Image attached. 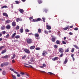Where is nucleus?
Returning <instances> with one entry per match:
<instances>
[{
    "label": "nucleus",
    "mask_w": 79,
    "mask_h": 79,
    "mask_svg": "<svg viewBox=\"0 0 79 79\" xmlns=\"http://www.w3.org/2000/svg\"><path fill=\"white\" fill-rule=\"evenodd\" d=\"M69 35H73V33L72 32H69Z\"/></svg>",
    "instance_id": "nucleus-57"
},
{
    "label": "nucleus",
    "mask_w": 79,
    "mask_h": 79,
    "mask_svg": "<svg viewBox=\"0 0 79 79\" xmlns=\"http://www.w3.org/2000/svg\"><path fill=\"white\" fill-rule=\"evenodd\" d=\"M59 52L60 53H63L64 51L63 50V49H62V48H60L59 49Z\"/></svg>",
    "instance_id": "nucleus-7"
},
{
    "label": "nucleus",
    "mask_w": 79,
    "mask_h": 79,
    "mask_svg": "<svg viewBox=\"0 0 79 79\" xmlns=\"http://www.w3.org/2000/svg\"><path fill=\"white\" fill-rule=\"evenodd\" d=\"M10 22H11V21L10 20H8L6 21V23L7 24H8L10 23Z\"/></svg>",
    "instance_id": "nucleus-17"
},
{
    "label": "nucleus",
    "mask_w": 79,
    "mask_h": 79,
    "mask_svg": "<svg viewBox=\"0 0 79 79\" xmlns=\"http://www.w3.org/2000/svg\"><path fill=\"white\" fill-rule=\"evenodd\" d=\"M5 66L4 63H2L1 64V67H3V66Z\"/></svg>",
    "instance_id": "nucleus-32"
},
{
    "label": "nucleus",
    "mask_w": 79,
    "mask_h": 79,
    "mask_svg": "<svg viewBox=\"0 0 79 79\" xmlns=\"http://www.w3.org/2000/svg\"><path fill=\"white\" fill-rule=\"evenodd\" d=\"M15 38H16V39H19V38H20V36L19 35H16L15 36Z\"/></svg>",
    "instance_id": "nucleus-22"
},
{
    "label": "nucleus",
    "mask_w": 79,
    "mask_h": 79,
    "mask_svg": "<svg viewBox=\"0 0 79 79\" xmlns=\"http://www.w3.org/2000/svg\"><path fill=\"white\" fill-rule=\"evenodd\" d=\"M63 54H61L60 55V57H62V56H63Z\"/></svg>",
    "instance_id": "nucleus-59"
},
{
    "label": "nucleus",
    "mask_w": 79,
    "mask_h": 79,
    "mask_svg": "<svg viewBox=\"0 0 79 79\" xmlns=\"http://www.w3.org/2000/svg\"><path fill=\"white\" fill-rule=\"evenodd\" d=\"M74 48H72V49L71 50V52H72V53H73V52H74Z\"/></svg>",
    "instance_id": "nucleus-40"
},
{
    "label": "nucleus",
    "mask_w": 79,
    "mask_h": 79,
    "mask_svg": "<svg viewBox=\"0 0 79 79\" xmlns=\"http://www.w3.org/2000/svg\"><path fill=\"white\" fill-rule=\"evenodd\" d=\"M38 32L39 33H41V32H42V30L40 28H39L38 29Z\"/></svg>",
    "instance_id": "nucleus-20"
},
{
    "label": "nucleus",
    "mask_w": 79,
    "mask_h": 79,
    "mask_svg": "<svg viewBox=\"0 0 79 79\" xmlns=\"http://www.w3.org/2000/svg\"><path fill=\"white\" fill-rule=\"evenodd\" d=\"M15 58V54H14L13 56L11 58V59H14V58Z\"/></svg>",
    "instance_id": "nucleus-30"
},
{
    "label": "nucleus",
    "mask_w": 79,
    "mask_h": 79,
    "mask_svg": "<svg viewBox=\"0 0 79 79\" xmlns=\"http://www.w3.org/2000/svg\"><path fill=\"white\" fill-rule=\"evenodd\" d=\"M5 26H2L1 27V29H2V30H4V29H5Z\"/></svg>",
    "instance_id": "nucleus-28"
},
{
    "label": "nucleus",
    "mask_w": 79,
    "mask_h": 79,
    "mask_svg": "<svg viewBox=\"0 0 79 79\" xmlns=\"http://www.w3.org/2000/svg\"><path fill=\"white\" fill-rule=\"evenodd\" d=\"M19 20L20 21H22V19H21V18H20V19L19 18Z\"/></svg>",
    "instance_id": "nucleus-62"
},
{
    "label": "nucleus",
    "mask_w": 79,
    "mask_h": 79,
    "mask_svg": "<svg viewBox=\"0 0 79 79\" xmlns=\"http://www.w3.org/2000/svg\"><path fill=\"white\" fill-rule=\"evenodd\" d=\"M56 43L57 44H60V41L58 40H57L56 41Z\"/></svg>",
    "instance_id": "nucleus-34"
},
{
    "label": "nucleus",
    "mask_w": 79,
    "mask_h": 79,
    "mask_svg": "<svg viewBox=\"0 0 79 79\" xmlns=\"http://www.w3.org/2000/svg\"><path fill=\"white\" fill-rule=\"evenodd\" d=\"M12 76L13 79H16V76L14 75L13 74H12Z\"/></svg>",
    "instance_id": "nucleus-21"
},
{
    "label": "nucleus",
    "mask_w": 79,
    "mask_h": 79,
    "mask_svg": "<svg viewBox=\"0 0 79 79\" xmlns=\"http://www.w3.org/2000/svg\"><path fill=\"white\" fill-rule=\"evenodd\" d=\"M25 58H26V56H24L23 57H22V59L23 60H24L25 59Z\"/></svg>",
    "instance_id": "nucleus-39"
},
{
    "label": "nucleus",
    "mask_w": 79,
    "mask_h": 79,
    "mask_svg": "<svg viewBox=\"0 0 79 79\" xmlns=\"http://www.w3.org/2000/svg\"><path fill=\"white\" fill-rule=\"evenodd\" d=\"M12 25L13 26L15 27L16 26V23H15V22H13L12 23Z\"/></svg>",
    "instance_id": "nucleus-16"
},
{
    "label": "nucleus",
    "mask_w": 79,
    "mask_h": 79,
    "mask_svg": "<svg viewBox=\"0 0 79 79\" xmlns=\"http://www.w3.org/2000/svg\"><path fill=\"white\" fill-rule=\"evenodd\" d=\"M52 42H54L55 41V39L54 38H52Z\"/></svg>",
    "instance_id": "nucleus-33"
},
{
    "label": "nucleus",
    "mask_w": 79,
    "mask_h": 79,
    "mask_svg": "<svg viewBox=\"0 0 79 79\" xmlns=\"http://www.w3.org/2000/svg\"><path fill=\"white\" fill-rule=\"evenodd\" d=\"M74 47L76 48H77V49H79V47L78 46H77L76 45H73Z\"/></svg>",
    "instance_id": "nucleus-35"
},
{
    "label": "nucleus",
    "mask_w": 79,
    "mask_h": 79,
    "mask_svg": "<svg viewBox=\"0 0 79 79\" xmlns=\"http://www.w3.org/2000/svg\"><path fill=\"white\" fill-rule=\"evenodd\" d=\"M8 7H7V6H3L2 7H1V8L2 9H3V8H7Z\"/></svg>",
    "instance_id": "nucleus-31"
},
{
    "label": "nucleus",
    "mask_w": 79,
    "mask_h": 79,
    "mask_svg": "<svg viewBox=\"0 0 79 79\" xmlns=\"http://www.w3.org/2000/svg\"><path fill=\"white\" fill-rule=\"evenodd\" d=\"M10 35L9 34H8L6 36V38H8L9 37V36Z\"/></svg>",
    "instance_id": "nucleus-42"
},
{
    "label": "nucleus",
    "mask_w": 79,
    "mask_h": 79,
    "mask_svg": "<svg viewBox=\"0 0 79 79\" xmlns=\"http://www.w3.org/2000/svg\"><path fill=\"white\" fill-rule=\"evenodd\" d=\"M38 3L39 4H40V3H42V1L41 0H38Z\"/></svg>",
    "instance_id": "nucleus-25"
},
{
    "label": "nucleus",
    "mask_w": 79,
    "mask_h": 79,
    "mask_svg": "<svg viewBox=\"0 0 79 79\" xmlns=\"http://www.w3.org/2000/svg\"><path fill=\"white\" fill-rule=\"evenodd\" d=\"M58 59V57H56L53 58H52V60H53V61H56V60H57V59Z\"/></svg>",
    "instance_id": "nucleus-10"
},
{
    "label": "nucleus",
    "mask_w": 79,
    "mask_h": 79,
    "mask_svg": "<svg viewBox=\"0 0 79 79\" xmlns=\"http://www.w3.org/2000/svg\"><path fill=\"white\" fill-rule=\"evenodd\" d=\"M10 70L11 71H13L14 72L15 71V70H14L13 69L11 68H10Z\"/></svg>",
    "instance_id": "nucleus-36"
},
{
    "label": "nucleus",
    "mask_w": 79,
    "mask_h": 79,
    "mask_svg": "<svg viewBox=\"0 0 79 79\" xmlns=\"http://www.w3.org/2000/svg\"><path fill=\"white\" fill-rule=\"evenodd\" d=\"M16 33H14L12 35L11 37L12 38H14L15 37V35H16Z\"/></svg>",
    "instance_id": "nucleus-12"
},
{
    "label": "nucleus",
    "mask_w": 79,
    "mask_h": 79,
    "mask_svg": "<svg viewBox=\"0 0 79 79\" xmlns=\"http://www.w3.org/2000/svg\"><path fill=\"white\" fill-rule=\"evenodd\" d=\"M19 18H17L16 19V21L17 22H18L19 21Z\"/></svg>",
    "instance_id": "nucleus-49"
},
{
    "label": "nucleus",
    "mask_w": 79,
    "mask_h": 79,
    "mask_svg": "<svg viewBox=\"0 0 79 79\" xmlns=\"http://www.w3.org/2000/svg\"><path fill=\"white\" fill-rule=\"evenodd\" d=\"M14 73H15V74H17V75L18 74V73L16 71H14Z\"/></svg>",
    "instance_id": "nucleus-56"
},
{
    "label": "nucleus",
    "mask_w": 79,
    "mask_h": 79,
    "mask_svg": "<svg viewBox=\"0 0 79 79\" xmlns=\"http://www.w3.org/2000/svg\"><path fill=\"white\" fill-rule=\"evenodd\" d=\"M9 57H10V55H6L5 56L2 57V58L3 59H7Z\"/></svg>",
    "instance_id": "nucleus-4"
},
{
    "label": "nucleus",
    "mask_w": 79,
    "mask_h": 79,
    "mask_svg": "<svg viewBox=\"0 0 79 79\" xmlns=\"http://www.w3.org/2000/svg\"><path fill=\"white\" fill-rule=\"evenodd\" d=\"M6 52V49H4V50H3L1 52V53L2 54H3L4 53H5V52Z\"/></svg>",
    "instance_id": "nucleus-11"
},
{
    "label": "nucleus",
    "mask_w": 79,
    "mask_h": 79,
    "mask_svg": "<svg viewBox=\"0 0 79 79\" xmlns=\"http://www.w3.org/2000/svg\"><path fill=\"white\" fill-rule=\"evenodd\" d=\"M27 44H31L32 41V39L30 38H27Z\"/></svg>",
    "instance_id": "nucleus-1"
},
{
    "label": "nucleus",
    "mask_w": 79,
    "mask_h": 79,
    "mask_svg": "<svg viewBox=\"0 0 79 79\" xmlns=\"http://www.w3.org/2000/svg\"><path fill=\"white\" fill-rule=\"evenodd\" d=\"M31 62H33V61H34V60L33 59V58H32L31 60Z\"/></svg>",
    "instance_id": "nucleus-45"
},
{
    "label": "nucleus",
    "mask_w": 79,
    "mask_h": 79,
    "mask_svg": "<svg viewBox=\"0 0 79 79\" xmlns=\"http://www.w3.org/2000/svg\"><path fill=\"white\" fill-rule=\"evenodd\" d=\"M12 62L13 63H15V61L14 60H12Z\"/></svg>",
    "instance_id": "nucleus-58"
},
{
    "label": "nucleus",
    "mask_w": 79,
    "mask_h": 79,
    "mask_svg": "<svg viewBox=\"0 0 79 79\" xmlns=\"http://www.w3.org/2000/svg\"><path fill=\"white\" fill-rule=\"evenodd\" d=\"M47 54V51H44L43 52L42 55L43 56H45Z\"/></svg>",
    "instance_id": "nucleus-5"
},
{
    "label": "nucleus",
    "mask_w": 79,
    "mask_h": 79,
    "mask_svg": "<svg viewBox=\"0 0 79 79\" xmlns=\"http://www.w3.org/2000/svg\"><path fill=\"white\" fill-rule=\"evenodd\" d=\"M29 35H33V34H32V33H28Z\"/></svg>",
    "instance_id": "nucleus-61"
},
{
    "label": "nucleus",
    "mask_w": 79,
    "mask_h": 79,
    "mask_svg": "<svg viewBox=\"0 0 79 79\" xmlns=\"http://www.w3.org/2000/svg\"><path fill=\"white\" fill-rule=\"evenodd\" d=\"M44 32L45 33H46V34H48V31H44Z\"/></svg>",
    "instance_id": "nucleus-46"
},
{
    "label": "nucleus",
    "mask_w": 79,
    "mask_h": 79,
    "mask_svg": "<svg viewBox=\"0 0 79 79\" xmlns=\"http://www.w3.org/2000/svg\"><path fill=\"white\" fill-rule=\"evenodd\" d=\"M15 2L16 3V4H19V2H18V1H15Z\"/></svg>",
    "instance_id": "nucleus-48"
},
{
    "label": "nucleus",
    "mask_w": 79,
    "mask_h": 79,
    "mask_svg": "<svg viewBox=\"0 0 79 79\" xmlns=\"http://www.w3.org/2000/svg\"><path fill=\"white\" fill-rule=\"evenodd\" d=\"M23 28H21L20 30V32H21V33H23Z\"/></svg>",
    "instance_id": "nucleus-19"
},
{
    "label": "nucleus",
    "mask_w": 79,
    "mask_h": 79,
    "mask_svg": "<svg viewBox=\"0 0 79 79\" xmlns=\"http://www.w3.org/2000/svg\"><path fill=\"white\" fill-rule=\"evenodd\" d=\"M46 27H47V29H48V30H50V29H51V26H50V25L47 24L46 25Z\"/></svg>",
    "instance_id": "nucleus-6"
},
{
    "label": "nucleus",
    "mask_w": 79,
    "mask_h": 79,
    "mask_svg": "<svg viewBox=\"0 0 79 79\" xmlns=\"http://www.w3.org/2000/svg\"><path fill=\"white\" fill-rule=\"evenodd\" d=\"M74 30H75V31H77V30H78V28H75L74 29Z\"/></svg>",
    "instance_id": "nucleus-52"
},
{
    "label": "nucleus",
    "mask_w": 79,
    "mask_h": 79,
    "mask_svg": "<svg viewBox=\"0 0 79 79\" xmlns=\"http://www.w3.org/2000/svg\"><path fill=\"white\" fill-rule=\"evenodd\" d=\"M48 74H50V75H52V74H53L54 75H55L54 74H53V73H52V72H48V73H47Z\"/></svg>",
    "instance_id": "nucleus-26"
},
{
    "label": "nucleus",
    "mask_w": 79,
    "mask_h": 79,
    "mask_svg": "<svg viewBox=\"0 0 79 79\" xmlns=\"http://www.w3.org/2000/svg\"><path fill=\"white\" fill-rule=\"evenodd\" d=\"M35 38L36 39H39L40 38L38 37H39V35L37 33H35Z\"/></svg>",
    "instance_id": "nucleus-3"
},
{
    "label": "nucleus",
    "mask_w": 79,
    "mask_h": 79,
    "mask_svg": "<svg viewBox=\"0 0 79 79\" xmlns=\"http://www.w3.org/2000/svg\"><path fill=\"white\" fill-rule=\"evenodd\" d=\"M20 74H21L22 75H24V73L20 72Z\"/></svg>",
    "instance_id": "nucleus-50"
},
{
    "label": "nucleus",
    "mask_w": 79,
    "mask_h": 79,
    "mask_svg": "<svg viewBox=\"0 0 79 79\" xmlns=\"http://www.w3.org/2000/svg\"><path fill=\"white\" fill-rule=\"evenodd\" d=\"M29 66H26V65H24V66H25V67H26L27 68H34L33 67H32V66L31 65H29Z\"/></svg>",
    "instance_id": "nucleus-8"
},
{
    "label": "nucleus",
    "mask_w": 79,
    "mask_h": 79,
    "mask_svg": "<svg viewBox=\"0 0 79 79\" xmlns=\"http://www.w3.org/2000/svg\"><path fill=\"white\" fill-rule=\"evenodd\" d=\"M25 32H29V30L27 29H25Z\"/></svg>",
    "instance_id": "nucleus-37"
},
{
    "label": "nucleus",
    "mask_w": 79,
    "mask_h": 79,
    "mask_svg": "<svg viewBox=\"0 0 79 79\" xmlns=\"http://www.w3.org/2000/svg\"><path fill=\"white\" fill-rule=\"evenodd\" d=\"M35 48V46H32L30 47V49H31V50H33V49H34Z\"/></svg>",
    "instance_id": "nucleus-13"
},
{
    "label": "nucleus",
    "mask_w": 79,
    "mask_h": 79,
    "mask_svg": "<svg viewBox=\"0 0 79 79\" xmlns=\"http://www.w3.org/2000/svg\"><path fill=\"white\" fill-rule=\"evenodd\" d=\"M40 68H44L43 66H40Z\"/></svg>",
    "instance_id": "nucleus-64"
},
{
    "label": "nucleus",
    "mask_w": 79,
    "mask_h": 79,
    "mask_svg": "<svg viewBox=\"0 0 79 79\" xmlns=\"http://www.w3.org/2000/svg\"><path fill=\"white\" fill-rule=\"evenodd\" d=\"M54 47L55 48H58V46L56 45H55L54 46Z\"/></svg>",
    "instance_id": "nucleus-41"
},
{
    "label": "nucleus",
    "mask_w": 79,
    "mask_h": 79,
    "mask_svg": "<svg viewBox=\"0 0 79 79\" xmlns=\"http://www.w3.org/2000/svg\"><path fill=\"white\" fill-rule=\"evenodd\" d=\"M19 29V26H17L16 27V29L17 30H18V29Z\"/></svg>",
    "instance_id": "nucleus-43"
},
{
    "label": "nucleus",
    "mask_w": 79,
    "mask_h": 79,
    "mask_svg": "<svg viewBox=\"0 0 79 79\" xmlns=\"http://www.w3.org/2000/svg\"><path fill=\"white\" fill-rule=\"evenodd\" d=\"M62 43L63 44H66V43L64 41H62Z\"/></svg>",
    "instance_id": "nucleus-51"
},
{
    "label": "nucleus",
    "mask_w": 79,
    "mask_h": 79,
    "mask_svg": "<svg viewBox=\"0 0 79 79\" xmlns=\"http://www.w3.org/2000/svg\"><path fill=\"white\" fill-rule=\"evenodd\" d=\"M10 27H11V26H10V25H7L6 27V28L7 29H10Z\"/></svg>",
    "instance_id": "nucleus-14"
},
{
    "label": "nucleus",
    "mask_w": 79,
    "mask_h": 79,
    "mask_svg": "<svg viewBox=\"0 0 79 79\" xmlns=\"http://www.w3.org/2000/svg\"><path fill=\"white\" fill-rule=\"evenodd\" d=\"M41 20V19L40 18H39L36 19V22H38V21H40Z\"/></svg>",
    "instance_id": "nucleus-18"
},
{
    "label": "nucleus",
    "mask_w": 79,
    "mask_h": 79,
    "mask_svg": "<svg viewBox=\"0 0 79 79\" xmlns=\"http://www.w3.org/2000/svg\"><path fill=\"white\" fill-rule=\"evenodd\" d=\"M67 62H68V60L67 59H65V60L64 61V64H66Z\"/></svg>",
    "instance_id": "nucleus-23"
},
{
    "label": "nucleus",
    "mask_w": 79,
    "mask_h": 79,
    "mask_svg": "<svg viewBox=\"0 0 79 79\" xmlns=\"http://www.w3.org/2000/svg\"><path fill=\"white\" fill-rule=\"evenodd\" d=\"M4 64L5 66H8V65L9 64V63H8V62L4 63Z\"/></svg>",
    "instance_id": "nucleus-27"
},
{
    "label": "nucleus",
    "mask_w": 79,
    "mask_h": 79,
    "mask_svg": "<svg viewBox=\"0 0 79 79\" xmlns=\"http://www.w3.org/2000/svg\"><path fill=\"white\" fill-rule=\"evenodd\" d=\"M32 21L33 22H36V19H33Z\"/></svg>",
    "instance_id": "nucleus-54"
},
{
    "label": "nucleus",
    "mask_w": 79,
    "mask_h": 79,
    "mask_svg": "<svg viewBox=\"0 0 79 79\" xmlns=\"http://www.w3.org/2000/svg\"><path fill=\"white\" fill-rule=\"evenodd\" d=\"M71 56L72 57V58H73V57H74V54H72L71 55Z\"/></svg>",
    "instance_id": "nucleus-55"
},
{
    "label": "nucleus",
    "mask_w": 79,
    "mask_h": 79,
    "mask_svg": "<svg viewBox=\"0 0 79 79\" xmlns=\"http://www.w3.org/2000/svg\"><path fill=\"white\" fill-rule=\"evenodd\" d=\"M36 50H40V48H35Z\"/></svg>",
    "instance_id": "nucleus-38"
},
{
    "label": "nucleus",
    "mask_w": 79,
    "mask_h": 79,
    "mask_svg": "<svg viewBox=\"0 0 79 79\" xmlns=\"http://www.w3.org/2000/svg\"><path fill=\"white\" fill-rule=\"evenodd\" d=\"M68 28H69V26H67V27H66L65 28H64L63 29H64V30H65V31H66V30L68 29Z\"/></svg>",
    "instance_id": "nucleus-24"
},
{
    "label": "nucleus",
    "mask_w": 79,
    "mask_h": 79,
    "mask_svg": "<svg viewBox=\"0 0 79 79\" xmlns=\"http://www.w3.org/2000/svg\"><path fill=\"white\" fill-rule=\"evenodd\" d=\"M73 25L71 26H70V28H73Z\"/></svg>",
    "instance_id": "nucleus-60"
},
{
    "label": "nucleus",
    "mask_w": 79,
    "mask_h": 79,
    "mask_svg": "<svg viewBox=\"0 0 79 79\" xmlns=\"http://www.w3.org/2000/svg\"><path fill=\"white\" fill-rule=\"evenodd\" d=\"M24 51L25 52V53H30V51H29V50L27 49H24Z\"/></svg>",
    "instance_id": "nucleus-2"
},
{
    "label": "nucleus",
    "mask_w": 79,
    "mask_h": 79,
    "mask_svg": "<svg viewBox=\"0 0 79 79\" xmlns=\"http://www.w3.org/2000/svg\"><path fill=\"white\" fill-rule=\"evenodd\" d=\"M43 67H46V64H43Z\"/></svg>",
    "instance_id": "nucleus-47"
},
{
    "label": "nucleus",
    "mask_w": 79,
    "mask_h": 79,
    "mask_svg": "<svg viewBox=\"0 0 79 79\" xmlns=\"http://www.w3.org/2000/svg\"><path fill=\"white\" fill-rule=\"evenodd\" d=\"M3 16H6V17H8V14L6 13H3Z\"/></svg>",
    "instance_id": "nucleus-9"
},
{
    "label": "nucleus",
    "mask_w": 79,
    "mask_h": 79,
    "mask_svg": "<svg viewBox=\"0 0 79 79\" xmlns=\"http://www.w3.org/2000/svg\"><path fill=\"white\" fill-rule=\"evenodd\" d=\"M2 34H6V31H2Z\"/></svg>",
    "instance_id": "nucleus-44"
},
{
    "label": "nucleus",
    "mask_w": 79,
    "mask_h": 79,
    "mask_svg": "<svg viewBox=\"0 0 79 79\" xmlns=\"http://www.w3.org/2000/svg\"><path fill=\"white\" fill-rule=\"evenodd\" d=\"M17 77H20V76H21V75H20V74L18 73L17 75Z\"/></svg>",
    "instance_id": "nucleus-53"
},
{
    "label": "nucleus",
    "mask_w": 79,
    "mask_h": 79,
    "mask_svg": "<svg viewBox=\"0 0 79 79\" xmlns=\"http://www.w3.org/2000/svg\"><path fill=\"white\" fill-rule=\"evenodd\" d=\"M19 11L21 13L23 14V12H24V10H23V9H20L19 10Z\"/></svg>",
    "instance_id": "nucleus-15"
},
{
    "label": "nucleus",
    "mask_w": 79,
    "mask_h": 79,
    "mask_svg": "<svg viewBox=\"0 0 79 79\" xmlns=\"http://www.w3.org/2000/svg\"><path fill=\"white\" fill-rule=\"evenodd\" d=\"M65 52H69V48L65 49Z\"/></svg>",
    "instance_id": "nucleus-29"
},
{
    "label": "nucleus",
    "mask_w": 79,
    "mask_h": 79,
    "mask_svg": "<svg viewBox=\"0 0 79 79\" xmlns=\"http://www.w3.org/2000/svg\"><path fill=\"white\" fill-rule=\"evenodd\" d=\"M33 19V18L32 17H31L30 18V19Z\"/></svg>",
    "instance_id": "nucleus-63"
}]
</instances>
